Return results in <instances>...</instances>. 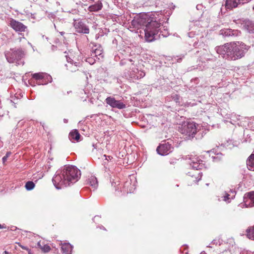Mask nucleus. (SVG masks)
<instances>
[{
	"label": "nucleus",
	"instance_id": "obj_35",
	"mask_svg": "<svg viewBox=\"0 0 254 254\" xmlns=\"http://www.w3.org/2000/svg\"><path fill=\"white\" fill-rule=\"evenodd\" d=\"M2 254H10L8 252L4 251Z\"/></svg>",
	"mask_w": 254,
	"mask_h": 254
},
{
	"label": "nucleus",
	"instance_id": "obj_25",
	"mask_svg": "<svg viewBox=\"0 0 254 254\" xmlns=\"http://www.w3.org/2000/svg\"><path fill=\"white\" fill-rule=\"evenodd\" d=\"M245 27L250 33H253L254 32V22L250 21L246 22Z\"/></svg>",
	"mask_w": 254,
	"mask_h": 254
},
{
	"label": "nucleus",
	"instance_id": "obj_26",
	"mask_svg": "<svg viewBox=\"0 0 254 254\" xmlns=\"http://www.w3.org/2000/svg\"><path fill=\"white\" fill-rule=\"evenodd\" d=\"M89 183L90 186H92L94 188H96L98 186V182L96 178L95 177H91L89 179Z\"/></svg>",
	"mask_w": 254,
	"mask_h": 254
},
{
	"label": "nucleus",
	"instance_id": "obj_30",
	"mask_svg": "<svg viewBox=\"0 0 254 254\" xmlns=\"http://www.w3.org/2000/svg\"><path fill=\"white\" fill-rule=\"evenodd\" d=\"M18 245L19 247H20L23 250H25L26 251H29V249L26 247H25L24 246H22L20 243H16Z\"/></svg>",
	"mask_w": 254,
	"mask_h": 254
},
{
	"label": "nucleus",
	"instance_id": "obj_36",
	"mask_svg": "<svg viewBox=\"0 0 254 254\" xmlns=\"http://www.w3.org/2000/svg\"><path fill=\"white\" fill-rule=\"evenodd\" d=\"M27 251L28 252V254H32L31 253V251H30V249H29V251Z\"/></svg>",
	"mask_w": 254,
	"mask_h": 254
},
{
	"label": "nucleus",
	"instance_id": "obj_18",
	"mask_svg": "<svg viewBox=\"0 0 254 254\" xmlns=\"http://www.w3.org/2000/svg\"><path fill=\"white\" fill-rule=\"evenodd\" d=\"M80 136L81 135L77 129L71 130L68 135L69 140L72 142H78L80 140Z\"/></svg>",
	"mask_w": 254,
	"mask_h": 254
},
{
	"label": "nucleus",
	"instance_id": "obj_3",
	"mask_svg": "<svg viewBox=\"0 0 254 254\" xmlns=\"http://www.w3.org/2000/svg\"><path fill=\"white\" fill-rule=\"evenodd\" d=\"M136 22L140 26H144L145 38L147 41L151 42L155 39V36L160 31L161 23L154 17L143 14L133 22Z\"/></svg>",
	"mask_w": 254,
	"mask_h": 254
},
{
	"label": "nucleus",
	"instance_id": "obj_7",
	"mask_svg": "<svg viewBox=\"0 0 254 254\" xmlns=\"http://www.w3.org/2000/svg\"><path fill=\"white\" fill-rule=\"evenodd\" d=\"M200 170L192 168L188 173V180L190 183V185L196 184L201 179L202 172Z\"/></svg>",
	"mask_w": 254,
	"mask_h": 254
},
{
	"label": "nucleus",
	"instance_id": "obj_23",
	"mask_svg": "<svg viewBox=\"0 0 254 254\" xmlns=\"http://www.w3.org/2000/svg\"><path fill=\"white\" fill-rule=\"evenodd\" d=\"M247 237L252 240H254V225L249 227L246 230Z\"/></svg>",
	"mask_w": 254,
	"mask_h": 254
},
{
	"label": "nucleus",
	"instance_id": "obj_13",
	"mask_svg": "<svg viewBox=\"0 0 254 254\" xmlns=\"http://www.w3.org/2000/svg\"><path fill=\"white\" fill-rule=\"evenodd\" d=\"M9 24L16 32H25L27 28L23 23L13 19L10 20Z\"/></svg>",
	"mask_w": 254,
	"mask_h": 254
},
{
	"label": "nucleus",
	"instance_id": "obj_34",
	"mask_svg": "<svg viewBox=\"0 0 254 254\" xmlns=\"http://www.w3.org/2000/svg\"><path fill=\"white\" fill-rule=\"evenodd\" d=\"M175 100H178L179 99V96L177 95H175L173 97Z\"/></svg>",
	"mask_w": 254,
	"mask_h": 254
},
{
	"label": "nucleus",
	"instance_id": "obj_31",
	"mask_svg": "<svg viewBox=\"0 0 254 254\" xmlns=\"http://www.w3.org/2000/svg\"><path fill=\"white\" fill-rule=\"evenodd\" d=\"M43 245H44V243L43 242H41V241H39L38 243H37V246L41 250V249L42 248L43 246Z\"/></svg>",
	"mask_w": 254,
	"mask_h": 254
},
{
	"label": "nucleus",
	"instance_id": "obj_14",
	"mask_svg": "<svg viewBox=\"0 0 254 254\" xmlns=\"http://www.w3.org/2000/svg\"><path fill=\"white\" fill-rule=\"evenodd\" d=\"M67 64L65 66L68 70L70 72H74L78 70V67L80 66V63L78 62H74V61L70 57H66Z\"/></svg>",
	"mask_w": 254,
	"mask_h": 254
},
{
	"label": "nucleus",
	"instance_id": "obj_12",
	"mask_svg": "<svg viewBox=\"0 0 254 254\" xmlns=\"http://www.w3.org/2000/svg\"><path fill=\"white\" fill-rule=\"evenodd\" d=\"M244 204L246 207L254 206V191L246 192L243 197Z\"/></svg>",
	"mask_w": 254,
	"mask_h": 254
},
{
	"label": "nucleus",
	"instance_id": "obj_16",
	"mask_svg": "<svg viewBox=\"0 0 254 254\" xmlns=\"http://www.w3.org/2000/svg\"><path fill=\"white\" fill-rule=\"evenodd\" d=\"M241 32L237 30H232L231 29H223L220 31V34L224 37L237 36L240 35Z\"/></svg>",
	"mask_w": 254,
	"mask_h": 254
},
{
	"label": "nucleus",
	"instance_id": "obj_32",
	"mask_svg": "<svg viewBox=\"0 0 254 254\" xmlns=\"http://www.w3.org/2000/svg\"><path fill=\"white\" fill-rule=\"evenodd\" d=\"M252 0H241V3H248L251 1Z\"/></svg>",
	"mask_w": 254,
	"mask_h": 254
},
{
	"label": "nucleus",
	"instance_id": "obj_37",
	"mask_svg": "<svg viewBox=\"0 0 254 254\" xmlns=\"http://www.w3.org/2000/svg\"><path fill=\"white\" fill-rule=\"evenodd\" d=\"M64 123H66L67 122V120H66V119H64Z\"/></svg>",
	"mask_w": 254,
	"mask_h": 254
},
{
	"label": "nucleus",
	"instance_id": "obj_28",
	"mask_svg": "<svg viewBox=\"0 0 254 254\" xmlns=\"http://www.w3.org/2000/svg\"><path fill=\"white\" fill-rule=\"evenodd\" d=\"M41 250L44 253H48L51 250V248L48 245L44 244Z\"/></svg>",
	"mask_w": 254,
	"mask_h": 254
},
{
	"label": "nucleus",
	"instance_id": "obj_24",
	"mask_svg": "<svg viewBox=\"0 0 254 254\" xmlns=\"http://www.w3.org/2000/svg\"><path fill=\"white\" fill-rule=\"evenodd\" d=\"M230 192V193H225V195L223 196V200L230 202V201L235 197V191L231 190Z\"/></svg>",
	"mask_w": 254,
	"mask_h": 254
},
{
	"label": "nucleus",
	"instance_id": "obj_4",
	"mask_svg": "<svg viewBox=\"0 0 254 254\" xmlns=\"http://www.w3.org/2000/svg\"><path fill=\"white\" fill-rule=\"evenodd\" d=\"M7 61L9 63H15L17 65H23V58L24 52L21 48L10 49L4 53Z\"/></svg>",
	"mask_w": 254,
	"mask_h": 254
},
{
	"label": "nucleus",
	"instance_id": "obj_6",
	"mask_svg": "<svg viewBox=\"0 0 254 254\" xmlns=\"http://www.w3.org/2000/svg\"><path fill=\"white\" fill-rule=\"evenodd\" d=\"M197 126L194 122H185L179 128V131L186 138H192L197 131Z\"/></svg>",
	"mask_w": 254,
	"mask_h": 254
},
{
	"label": "nucleus",
	"instance_id": "obj_17",
	"mask_svg": "<svg viewBox=\"0 0 254 254\" xmlns=\"http://www.w3.org/2000/svg\"><path fill=\"white\" fill-rule=\"evenodd\" d=\"M103 7L102 0H99L95 3L90 5L88 7V10L90 12H98L101 10Z\"/></svg>",
	"mask_w": 254,
	"mask_h": 254
},
{
	"label": "nucleus",
	"instance_id": "obj_21",
	"mask_svg": "<svg viewBox=\"0 0 254 254\" xmlns=\"http://www.w3.org/2000/svg\"><path fill=\"white\" fill-rule=\"evenodd\" d=\"M62 251L64 254H70L72 246L69 243L62 244Z\"/></svg>",
	"mask_w": 254,
	"mask_h": 254
},
{
	"label": "nucleus",
	"instance_id": "obj_27",
	"mask_svg": "<svg viewBox=\"0 0 254 254\" xmlns=\"http://www.w3.org/2000/svg\"><path fill=\"white\" fill-rule=\"evenodd\" d=\"M35 187V184L32 181L27 182L25 186V187L27 190H30L34 189Z\"/></svg>",
	"mask_w": 254,
	"mask_h": 254
},
{
	"label": "nucleus",
	"instance_id": "obj_10",
	"mask_svg": "<svg viewBox=\"0 0 254 254\" xmlns=\"http://www.w3.org/2000/svg\"><path fill=\"white\" fill-rule=\"evenodd\" d=\"M73 26L75 29L76 32L79 33L88 34L89 33V28L81 20H74Z\"/></svg>",
	"mask_w": 254,
	"mask_h": 254
},
{
	"label": "nucleus",
	"instance_id": "obj_5",
	"mask_svg": "<svg viewBox=\"0 0 254 254\" xmlns=\"http://www.w3.org/2000/svg\"><path fill=\"white\" fill-rule=\"evenodd\" d=\"M52 81V76L47 73L39 72L32 74L31 78L29 80V83L33 86L37 85H46Z\"/></svg>",
	"mask_w": 254,
	"mask_h": 254
},
{
	"label": "nucleus",
	"instance_id": "obj_33",
	"mask_svg": "<svg viewBox=\"0 0 254 254\" xmlns=\"http://www.w3.org/2000/svg\"><path fill=\"white\" fill-rule=\"evenodd\" d=\"M88 61H87L88 62H89L90 64H93L94 62H93V60L91 58H88L87 59Z\"/></svg>",
	"mask_w": 254,
	"mask_h": 254
},
{
	"label": "nucleus",
	"instance_id": "obj_20",
	"mask_svg": "<svg viewBox=\"0 0 254 254\" xmlns=\"http://www.w3.org/2000/svg\"><path fill=\"white\" fill-rule=\"evenodd\" d=\"M241 3V0H226L225 7L227 9H232L237 7L238 4Z\"/></svg>",
	"mask_w": 254,
	"mask_h": 254
},
{
	"label": "nucleus",
	"instance_id": "obj_8",
	"mask_svg": "<svg viewBox=\"0 0 254 254\" xmlns=\"http://www.w3.org/2000/svg\"><path fill=\"white\" fill-rule=\"evenodd\" d=\"M173 149L172 144L169 142L163 141L157 147V152L161 155H166L171 153Z\"/></svg>",
	"mask_w": 254,
	"mask_h": 254
},
{
	"label": "nucleus",
	"instance_id": "obj_9",
	"mask_svg": "<svg viewBox=\"0 0 254 254\" xmlns=\"http://www.w3.org/2000/svg\"><path fill=\"white\" fill-rule=\"evenodd\" d=\"M105 102L107 104L113 108H117L118 109H123L126 108V104L121 100H117L112 96L108 97Z\"/></svg>",
	"mask_w": 254,
	"mask_h": 254
},
{
	"label": "nucleus",
	"instance_id": "obj_11",
	"mask_svg": "<svg viewBox=\"0 0 254 254\" xmlns=\"http://www.w3.org/2000/svg\"><path fill=\"white\" fill-rule=\"evenodd\" d=\"M145 75V73L136 67H132L127 73V77L132 80H137L143 78Z\"/></svg>",
	"mask_w": 254,
	"mask_h": 254
},
{
	"label": "nucleus",
	"instance_id": "obj_1",
	"mask_svg": "<svg viewBox=\"0 0 254 254\" xmlns=\"http://www.w3.org/2000/svg\"><path fill=\"white\" fill-rule=\"evenodd\" d=\"M250 47L240 41L227 43L216 47V52L222 57L229 61H235L244 57Z\"/></svg>",
	"mask_w": 254,
	"mask_h": 254
},
{
	"label": "nucleus",
	"instance_id": "obj_38",
	"mask_svg": "<svg viewBox=\"0 0 254 254\" xmlns=\"http://www.w3.org/2000/svg\"><path fill=\"white\" fill-rule=\"evenodd\" d=\"M2 228V227L1 226V225L0 224V229H1Z\"/></svg>",
	"mask_w": 254,
	"mask_h": 254
},
{
	"label": "nucleus",
	"instance_id": "obj_19",
	"mask_svg": "<svg viewBox=\"0 0 254 254\" xmlns=\"http://www.w3.org/2000/svg\"><path fill=\"white\" fill-rule=\"evenodd\" d=\"M103 50L100 46L95 45L91 50V55L93 57L100 56L103 57Z\"/></svg>",
	"mask_w": 254,
	"mask_h": 254
},
{
	"label": "nucleus",
	"instance_id": "obj_29",
	"mask_svg": "<svg viewBox=\"0 0 254 254\" xmlns=\"http://www.w3.org/2000/svg\"><path fill=\"white\" fill-rule=\"evenodd\" d=\"M11 152H7L6 155L2 157V160L3 163H4L6 161L7 158L11 155Z\"/></svg>",
	"mask_w": 254,
	"mask_h": 254
},
{
	"label": "nucleus",
	"instance_id": "obj_2",
	"mask_svg": "<svg viewBox=\"0 0 254 254\" xmlns=\"http://www.w3.org/2000/svg\"><path fill=\"white\" fill-rule=\"evenodd\" d=\"M80 177V171L72 166H65L62 170L56 172L53 178L54 186L58 189L76 182Z\"/></svg>",
	"mask_w": 254,
	"mask_h": 254
},
{
	"label": "nucleus",
	"instance_id": "obj_15",
	"mask_svg": "<svg viewBox=\"0 0 254 254\" xmlns=\"http://www.w3.org/2000/svg\"><path fill=\"white\" fill-rule=\"evenodd\" d=\"M191 162L190 165L192 168L196 169H202L204 167L203 161L200 160L198 157H193L190 159Z\"/></svg>",
	"mask_w": 254,
	"mask_h": 254
},
{
	"label": "nucleus",
	"instance_id": "obj_22",
	"mask_svg": "<svg viewBox=\"0 0 254 254\" xmlns=\"http://www.w3.org/2000/svg\"><path fill=\"white\" fill-rule=\"evenodd\" d=\"M248 168L250 170H254V153H253L247 161Z\"/></svg>",
	"mask_w": 254,
	"mask_h": 254
}]
</instances>
